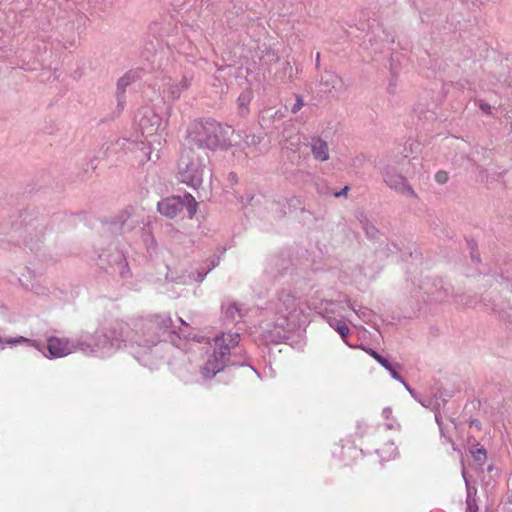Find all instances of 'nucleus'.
<instances>
[{
    "mask_svg": "<svg viewBox=\"0 0 512 512\" xmlns=\"http://www.w3.org/2000/svg\"><path fill=\"white\" fill-rule=\"evenodd\" d=\"M129 333L130 329L126 324L114 322L97 329L93 335L80 337L78 339L79 351L86 354H110L121 348L122 344L127 341Z\"/></svg>",
    "mask_w": 512,
    "mask_h": 512,
    "instance_id": "1",
    "label": "nucleus"
},
{
    "mask_svg": "<svg viewBox=\"0 0 512 512\" xmlns=\"http://www.w3.org/2000/svg\"><path fill=\"white\" fill-rule=\"evenodd\" d=\"M276 315L274 330L269 329V324L263 327L266 341L278 342L285 339L286 332L293 330L299 324L302 315L300 302L289 294L281 296Z\"/></svg>",
    "mask_w": 512,
    "mask_h": 512,
    "instance_id": "2",
    "label": "nucleus"
},
{
    "mask_svg": "<svg viewBox=\"0 0 512 512\" xmlns=\"http://www.w3.org/2000/svg\"><path fill=\"white\" fill-rule=\"evenodd\" d=\"M208 162L209 156L205 150L185 147L178 162L179 180L192 188H198L207 172Z\"/></svg>",
    "mask_w": 512,
    "mask_h": 512,
    "instance_id": "3",
    "label": "nucleus"
},
{
    "mask_svg": "<svg viewBox=\"0 0 512 512\" xmlns=\"http://www.w3.org/2000/svg\"><path fill=\"white\" fill-rule=\"evenodd\" d=\"M226 130L213 119L194 122L188 130V144L197 146L196 150L216 149L225 143Z\"/></svg>",
    "mask_w": 512,
    "mask_h": 512,
    "instance_id": "4",
    "label": "nucleus"
},
{
    "mask_svg": "<svg viewBox=\"0 0 512 512\" xmlns=\"http://www.w3.org/2000/svg\"><path fill=\"white\" fill-rule=\"evenodd\" d=\"M240 340L239 333H222L215 337L214 351L203 367V376L212 378L220 372L226 363L230 350L237 346Z\"/></svg>",
    "mask_w": 512,
    "mask_h": 512,
    "instance_id": "5",
    "label": "nucleus"
},
{
    "mask_svg": "<svg viewBox=\"0 0 512 512\" xmlns=\"http://www.w3.org/2000/svg\"><path fill=\"white\" fill-rule=\"evenodd\" d=\"M183 206L187 207L190 217L196 213L197 202L190 194H185L183 198L173 196L163 199L158 203V211L168 218H174L181 212Z\"/></svg>",
    "mask_w": 512,
    "mask_h": 512,
    "instance_id": "6",
    "label": "nucleus"
},
{
    "mask_svg": "<svg viewBox=\"0 0 512 512\" xmlns=\"http://www.w3.org/2000/svg\"><path fill=\"white\" fill-rule=\"evenodd\" d=\"M384 182L388 187L405 196L415 197L416 194L407 180L397 172V168L388 164L382 169Z\"/></svg>",
    "mask_w": 512,
    "mask_h": 512,
    "instance_id": "7",
    "label": "nucleus"
},
{
    "mask_svg": "<svg viewBox=\"0 0 512 512\" xmlns=\"http://www.w3.org/2000/svg\"><path fill=\"white\" fill-rule=\"evenodd\" d=\"M137 122L143 134L153 136L162 125V118L153 106L142 107L137 114Z\"/></svg>",
    "mask_w": 512,
    "mask_h": 512,
    "instance_id": "8",
    "label": "nucleus"
},
{
    "mask_svg": "<svg viewBox=\"0 0 512 512\" xmlns=\"http://www.w3.org/2000/svg\"><path fill=\"white\" fill-rule=\"evenodd\" d=\"M48 358H62L79 351L78 340L65 337H49L47 339Z\"/></svg>",
    "mask_w": 512,
    "mask_h": 512,
    "instance_id": "9",
    "label": "nucleus"
},
{
    "mask_svg": "<svg viewBox=\"0 0 512 512\" xmlns=\"http://www.w3.org/2000/svg\"><path fill=\"white\" fill-rule=\"evenodd\" d=\"M344 83L342 79L334 72L325 71L321 75L320 90L328 94H338L344 91Z\"/></svg>",
    "mask_w": 512,
    "mask_h": 512,
    "instance_id": "10",
    "label": "nucleus"
},
{
    "mask_svg": "<svg viewBox=\"0 0 512 512\" xmlns=\"http://www.w3.org/2000/svg\"><path fill=\"white\" fill-rule=\"evenodd\" d=\"M365 351L373 357L381 366H383L386 370H388L391 374V376L404 384L406 389L412 394V390L410 387L403 381L401 376L398 373V369L400 368V365L398 363H392L388 359L381 356L379 353L374 351L373 349H365Z\"/></svg>",
    "mask_w": 512,
    "mask_h": 512,
    "instance_id": "11",
    "label": "nucleus"
},
{
    "mask_svg": "<svg viewBox=\"0 0 512 512\" xmlns=\"http://www.w3.org/2000/svg\"><path fill=\"white\" fill-rule=\"evenodd\" d=\"M141 222V216L132 207L126 208L118 215V223L124 230H132Z\"/></svg>",
    "mask_w": 512,
    "mask_h": 512,
    "instance_id": "12",
    "label": "nucleus"
},
{
    "mask_svg": "<svg viewBox=\"0 0 512 512\" xmlns=\"http://www.w3.org/2000/svg\"><path fill=\"white\" fill-rule=\"evenodd\" d=\"M191 84V79L183 76L179 81L169 80L165 83V89L173 100H177L183 91L187 90Z\"/></svg>",
    "mask_w": 512,
    "mask_h": 512,
    "instance_id": "13",
    "label": "nucleus"
},
{
    "mask_svg": "<svg viewBox=\"0 0 512 512\" xmlns=\"http://www.w3.org/2000/svg\"><path fill=\"white\" fill-rule=\"evenodd\" d=\"M134 151L136 153H139L138 158L142 161H156L159 159V149H152L150 147V143L146 144L144 142L141 143H134Z\"/></svg>",
    "mask_w": 512,
    "mask_h": 512,
    "instance_id": "14",
    "label": "nucleus"
},
{
    "mask_svg": "<svg viewBox=\"0 0 512 512\" xmlns=\"http://www.w3.org/2000/svg\"><path fill=\"white\" fill-rule=\"evenodd\" d=\"M311 150L316 160L327 161L329 159V148L326 141L320 138L313 139Z\"/></svg>",
    "mask_w": 512,
    "mask_h": 512,
    "instance_id": "15",
    "label": "nucleus"
},
{
    "mask_svg": "<svg viewBox=\"0 0 512 512\" xmlns=\"http://www.w3.org/2000/svg\"><path fill=\"white\" fill-rule=\"evenodd\" d=\"M223 313L225 318L231 321H237L244 315L242 306L236 302H228L223 306Z\"/></svg>",
    "mask_w": 512,
    "mask_h": 512,
    "instance_id": "16",
    "label": "nucleus"
},
{
    "mask_svg": "<svg viewBox=\"0 0 512 512\" xmlns=\"http://www.w3.org/2000/svg\"><path fill=\"white\" fill-rule=\"evenodd\" d=\"M317 308L320 310V313L324 315L325 318L329 321V317H334V315L339 314V310L342 308L340 304L330 301V300H323L317 306Z\"/></svg>",
    "mask_w": 512,
    "mask_h": 512,
    "instance_id": "17",
    "label": "nucleus"
},
{
    "mask_svg": "<svg viewBox=\"0 0 512 512\" xmlns=\"http://www.w3.org/2000/svg\"><path fill=\"white\" fill-rule=\"evenodd\" d=\"M187 275H182L179 277V282L182 284H191L193 282H201L203 281L205 274L198 271L194 267H190L188 270H186Z\"/></svg>",
    "mask_w": 512,
    "mask_h": 512,
    "instance_id": "18",
    "label": "nucleus"
},
{
    "mask_svg": "<svg viewBox=\"0 0 512 512\" xmlns=\"http://www.w3.org/2000/svg\"><path fill=\"white\" fill-rule=\"evenodd\" d=\"M150 322L149 328L155 327L158 332L167 331L172 326V320L167 315H156Z\"/></svg>",
    "mask_w": 512,
    "mask_h": 512,
    "instance_id": "19",
    "label": "nucleus"
},
{
    "mask_svg": "<svg viewBox=\"0 0 512 512\" xmlns=\"http://www.w3.org/2000/svg\"><path fill=\"white\" fill-rule=\"evenodd\" d=\"M328 323L341 335L343 339H345L348 336L350 332L349 327L345 324V322L342 319H337L336 317H329Z\"/></svg>",
    "mask_w": 512,
    "mask_h": 512,
    "instance_id": "20",
    "label": "nucleus"
},
{
    "mask_svg": "<svg viewBox=\"0 0 512 512\" xmlns=\"http://www.w3.org/2000/svg\"><path fill=\"white\" fill-rule=\"evenodd\" d=\"M253 98V93L251 90H244L238 97L237 103L240 110V113L243 114L246 112L251 100Z\"/></svg>",
    "mask_w": 512,
    "mask_h": 512,
    "instance_id": "21",
    "label": "nucleus"
},
{
    "mask_svg": "<svg viewBox=\"0 0 512 512\" xmlns=\"http://www.w3.org/2000/svg\"><path fill=\"white\" fill-rule=\"evenodd\" d=\"M133 79H134L133 75L128 73V74L124 75L123 77H121L118 80V82H117V96H118L119 100L121 99V95L124 94L126 87L131 84Z\"/></svg>",
    "mask_w": 512,
    "mask_h": 512,
    "instance_id": "22",
    "label": "nucleus"
},
{
    "mask_svg": "<svg viewBox=\"0 0 512 512\" xmlns=\"http://www.w3.org/2000/svg\"><path fill=\"white\" fill-rule=\"evenodd\" d=\"M378 452L382 459L389 460L397 455V448L394 446L393 443H388Z\"/></svg>",
    "mask_w": 512,
    "mask_h": 512,
    "instance_id": "23",
    "label": "nucleus"
},
{
    "mask_svg": "<svg viewBox=\"0 0 512 512\" xmlns=\"http://www.w3.org/2000/svg\"><path fill=\"white\" fill-rule=\"evenodd\" d=\"M348 307L362 320L364 321H369V318H370V310L365 308V307H359V308H356L355 306H353L352 304L348 303Z\"/></svg>",
    "mask_w": 512,
    "mask_h": 512,
    "instance_id": "24",
    "label": "nucleus"
},
{
    "mask_svg": "<svg viewBox=\"0 0 512 512\" xmlns=\"http://www.w3.org/2000/svg\"><path fill=\"white\" fill-rule=\"evenodd\" d=\"M382 415L388 421L386 425L389 429H393L396 426H398L396 421L392 419V409L390 407L384 408L382 411Z\"/></svg>",
    "mask_w": 512,
    "mask_h": 512,
    "instance_id": "25",
    "label": "nucleus"
},
{
    "mask_svg": "<svg viewBox=\"0 0 512 512\" xmlns=\"http://www.w3.org/2000/svg\"><path fill=\"white\" fill-rule=\"evenodd\" d=\"M475 461H477L479 464H483L486 460V452L484 448L477 447L474 450L471 451Z\"/></svg>",
    "mask_w": 512,
    "mask_h": 512,
    "instance_id": "26",
    "label": "nucleus"
},
{
    "mask_svg": "<svg viewBox=\"0 0 512 512\" xmlns=\"http://www.w3.org/2000/svg\"><path fill=\"white\" fill-rule=\"evenodd\" d=\"M435 180L439 184H445L448 181V174L446 172H444V171H439L435 175Z\"/></svg>",
    "mask_w": 512,
    "mask_h": 512,
    "instance_id": "27",
    "label": "nucleus"
},
{
    "mask_svg": "<svg viewBox=\"0 0 512 512\" xmlns=\"http://www.w3.org/2000/svg\"><path fill=\"white\" fill-rule=\"evenodd\" d=\"M22 342H29L28 339L20 336L18 338H14V339H7L5 341H2V339L0 338V345L2 343H6V344H19V343H22Z\"/></svg>",
    "mask_w": 512,
    "mask_h": 512,
    "instance_id": "28",
    "label": "nucleus"
},
{
    "mask_svg": "<svg viewBox=\"0 0 512 512\" xmlns=\"http://www.w3.org/2000/svg\"><path fill=\"white\" fill-rule=\"evenodd\" d=\"M304 103H303V100L301 97L297 96L296 98V102L294 103V105L292 106L291 108V111L293 113H297L298 111L301 110V108L303 107Z\"/></svg>",
    "mask_w": 512,
    "mask_h": 512,
    "instance_id": "29",
    "label": "nucleus"
},
{
    "mask_svg": "<svg viewBox=\"0 0 512 512\" xmlns=\"http://www.w3.org/2000/svg\"><path fill=\"white\" fill-rule=\"evenodd\" d=\"M135 342L138 343L139 345L145 346L154 345L157 342V336L152 337L151 339L135 340Z\"/></svg>",
    "mask_w": 512,
    "mask_h": 512,
    "instance_id": "30",
    "label": "nucleus"
},
{
    "mask_svg": "<svg viewBox=\"0 0 512 512\" xmlns=\"http://www.w3.org/2000/svg\"><path fill=\"white\" fill-rule=\"evenodd\" d=\"M480 109H481L483 112L487 113V114H490V113H491V106H490L489 104H487V103H481V104H480Z\"/></svg>",
    "mask_w": 512,
    "mask_h": 512,
    "instance_id": "31",
    "label": "nucleus"
},
{
    "mask_svg": "<svg viewBox=\"0 0 512 512\" xmlns=\"http://www.w3.org/2000/svg\"><path fill=\"white\" fill-rule=\"evenodd\" d=\"M349 190L348 186H345L341 191L335 193V197H341L347 194V191Z\"/></svg>",
    "mask_w": 512,
    "mask_h": 512,
    "instance_id": "32",
    "label": "nucleus"
},
{
    "mask_svg": "<svg viewBox=\"0 0 512 512\" xmlns=\"http://www.w3.org/2000/svg\"><path fill=\"white\" fill-rule=\"evenodd\" d=\"M215 79H216V83H213V85H214V86H217V87H219V88H221V89H222V87H223V81L220 79V77H219V76H216V77H215Z\"/></svg>",
    "mask_w": 512,
    "mask_h": 512,
    "instance_id": "33",
    "label": "nucleus"
},
{
    "mask_svg": "<svg viewBox=\"0 0 512 512\" xmlns=\"http://www.w3.org/2000/svg\"><path fill=\"white\" fill-rule=\"evenodd\" d=\"M319 61H320V54L317 53V55H316V62H317V64L319 63Z\"/></svg>",
    "mask_w": 512,
    "mask_h": 512,
    "instance_id": "34",
    "label": "nucleus"
},
{
    "mask_svg": "<svg viewBox=\"0 0 512 512\" xmlns=\"http://www.w3.org/2000/svg\"><path fill=\"white\" fill-rule=\"evenodd\" d=\"M420 403L422 404V406H425V407H429L431 405L430 403L428 404V403H425V402H422V401Z\"/></svg>",
    "mask_w": 512,
    "mask_h": 512,
    "instance_id": "35",
    "label": "nucleus"
},
{
    "mask_svg": "<svg viewBox=\"0 0 512 512\" xmlns=\"http://www.w3.org/2000/svg\"><path fill=\"white\" fill-rule=\"evenodd\" d=\"M231 180H234L235 175L233 173L230 174Z\"/></svg>",
    "mask_w": 512,
    "mask_h": 512,
    "instance_id": "36",
    "label": "nucleus"
},
{
    "mask_svg": "<svg viewBox=\"0 0 512 512\" xmlns=\"http://www.w3.org/2000/svg\"><path fill=\"white\" fill-rule=\"evenodd\" d=\"M462 475H463L464 479L466 480V475H465V471L464 470L462 472Z\"/></svg>",
    "mask_w": 512,
    "mask_h": 512,
    "instance_id": "37",
    "label": "nucleus"
},
{
    "mask_svg": "<svg viewBox=\"0 0 512 512\" xmlns=\"http://www.w3.org/2000/svg\"><path fill=\"white\" fill-rule=\"evenodd\" d=\"M32 345L35 346V348L40 349L37 344H32Z\"/></svg>",
    "mask_w": 512,
    "mask_h": 512,
    "instance_id": "38",
    "label": "nucleus"
}]
</instances>
